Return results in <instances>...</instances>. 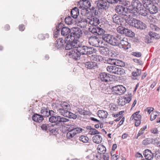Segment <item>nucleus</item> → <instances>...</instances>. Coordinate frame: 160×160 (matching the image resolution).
I'll list each match as a JSON object with an SVG mask.
<instances>
[{
    "instance_id": "obj_1",
    "label": "nucleus",
    "mask_w": 160,
    "mask_h": 160,
    "mask_svg": "<svg viewBox=\"0 0 160 160\" xmlns=\"http://www.w3.org/2000/svg\"><path fill=\"white\" fill-rule=\"evenodd\" d=\"M41 113L45 117H48L52 114L53 116L49 118V121L51 123H54L55 124L53 125L58 127H60L65 122L69 121L68 119L61 117L59 116H53L55 113L53 111H41Z\"/></svg>"
},
{
    "instance_id": "obj_2",
    "label": "nucleus",
    "mask_w": 160,
    "mask_h": 160,
    "mask_svg": "<svg viewBox=\"0 0 160 160\" xmlns=\"http://www.w3.org/2000/svg\"><path fill=\"white\" fill-rule=\"evenodd\" d=\"M87 22L89 26V31L95 35H102L104 32V30L97 26L100 23L99 20L97 18L93 17L88 18Z\"/></svg>"
},
{
    "instance_id": "obj_3",
    "label": "nucleus",
    "mask_w": 160,
    "mask_h": 160,
    "mask_svg": "<svg viewBox=\"0 0 160 160\" xmlns=\"http://www.w3.org/2000/svg\"><path fill=\"white\" fill-rule=\"evenodd\" d=\"M125 20L130 25L137 29L142 30L145 29L147 28V26L144 23L132 17H127L125 18Z\"/></svg>"
},
{
    "instance_id": "obj_4",
    "label": "nucleus",
    "mask_w": 160,
    "mask_h": 160,
    "mask_svg": "<svg viewBox=\"0 0 160 160\" xmlns=\"http://www.w3.org/2000/svg\"><path fill=\"white\" fill-rule=\"evenodd\" d=\"M120 35L116 36L109 34H106L102 36V39L105 41L113 46H117L119 44Z\"/></svg>"
},
{
    "instance_id": "obj_5",
    "label": "nucleus",
    "mask_w": 160,
    "mask_h": 160,
    "mask_svg": "<svg viewBox=\"0 0 160 160\" xmlns=\"http://www.w3.org/2000/svg\"><path fill=\"white\" fill-rule=\"evenodd\" d=\"M142 8V4L138 0H133L132 2V6H129L130 9V15L132 17L138 16V11Z\"/></svg>"
},
{
    "instance_id": "obj_6",
    "label": "nucleus",
    "mask_w": 160,
    "mask_h": 160,
    "mask_svg": "<svg viewBox=\"0 0 160 160\" xmlns=\"http://www.w3.org/2000/svg\"><path fill=\"white\" fill-rule=\"evenodd\" d=\"M67 128L69 132L67 133L66 137L69 139L73 137L76 134L82 132L83 130L82 128L78 127L75 124L68 125Z\"/></svg>"
},
{
    "instance_id": "obj_7",
    "label": "nucleus",
    "mask_w": 160,
    "mask_h": 160,
    "mask_svg": "<svg viewBox=\"0 0 160 160\" xmlns=\"http://www.w3.org/2000/svg\"><path fill=\"white\" fill-rule=\"evenodd\" d=\"M82 34L81 30L79 28L75 27L72 28L71 33L67 37L73 41H75L78 43H79L78 39L80 38Z\"/></svg>"
},
{
    "instance_id": "obj_8",
    "label": "nucleus",
    "mask_w": 160,
    "mask_h": 160,
    "mask_svg": "<svg viewBox=\"0 0 160 160\" xmlns=\"http://www.w3.org/2000/svg\"><path fill=\"white\" fill-rule=\"evenodd\" d=\"M76 48H78V50L81 55L91 54L96 51L94 48L83 45L80 43H78V46Z\"/></svg>"
},
{
    "instance_id": "obj_9",
    "label": "nucleus",
    "mask_w": 160,
    "mask_h": 160,
    "mask_svg": "<svg viewBox=\"0 0 160 160\" xmlns=\"http://www.w3.org/2000/svg\"><path fill=\"white\" fill-rule=\"evenodd\" d=\"M116 12L119 14L132 17L130 15V9L125 8L122 5H118L116 6L115 8Z\"/></svg>"
},
{
    "instance_id": "obj_10",
    "label": "nucleus",
    "mask_w": 160,
    "mask_h": 160,
    "mask_svg": "<svg viewBox=\"0 0 160 160\" xmlns=\"http://www.w3.org/2000/svg\"><path fill=\"white\" fill-rule=\"evenodd\" d=\"M107 71L111 73L119 75H123L125 73V70L122 68L115 66H108L107 68Z\"/></svg>"
},
{
    "instance_id": "obj_11",
    "label": "nucleus",
    "mask_w": 160,
    "mask_h": 160,
    "mask_svg": "<svg viewBox=\"0 0 160 160\" xmlns=\"http://www.w3.org/2000/svg\"><path fill=\"white\" fill-rule=\"evenodd\" d=\"M97 8L99 12L102 10H105L108 9L109 7V3L106 0H98L95 2Z\"/></svg>"
},
{
    "instance_id": "obj_12",
    "label": "nucleus",
    "mask_w": 160,
    "mask_h": 160,
    "mask_svg": "<svg viewBox=\"0 0 160 160\" xmlns=\"http://www.w3.org/2000/svg\"><path fill=\"white\" fill-rule=\"evenodd\" d=\"M65 41L66 44L65 48L67 50L76 48L78 46L77 42L75 41H73L72 39H70L68 37H67L65 38Z\"/></svg>"
},
{
    "instance_id": "obj_13",
    "label": "nucleus",
    "mask_w": 160,
    "mask_h": 160,
    "mask_svg": "<svg viewBox=\"0 0 160 160\" xmlns=\"http://www.w3.org/2000/svg\"><path fill=\"white\" fill-rule=\"evenodd\" d=\"M102 38H98L96 36H92L89 39V43L91 45L98 47L102 45L103 43Z\"/></svg>"
},
{
    "instance_id": "obj_14",
    "label": "nucleus",
    "mask_w": 160,
    "mask_h": 160,
    "mask_svg": "<svg viewBox=\"0 0 160 160\" xmlns=\"http://www.w3.org/2000/svg\"><path fill=\"white\" fill-rule=\"evenodd\" d=\"M119 41V44L118 45L120 48H122L124 49H128L131 47V44L128 41L127 39L121 37L120 35Z\"/></svg>"
},
{
    "instance_id": "obj_15",
    "label": "nucleus",
    "mask_w": 160,
    "mask_h": 160,
    "mask_svg": "<svg viewBox=\"0 0 160 160\" xmlns=\"http://www.w3.org/2000/svg\"><path fill=\"white\" fill-rule=\"evenodd\" d=\"M112 90L114 93L118 95H122L126 91L125 88L122 85H117L113 87Z\"/></svg>"
},
{
    "instance_id": "obj_16",
    "label": "nucleus",
    "mask_w": 160,
    "mask_h": 160,
    "mask_svg": "<svg viewBox=\"0 0 160 160\" xmlns=\"http://www.w3.org/2000/svg\"><path fill=\"white\" fill-rule=\"evenodd\" d=\"M132 95L131 93H128L123 98H120L118 100V102L119 104L123 106L126 103H129L131 100Z\"/></svg>"
},
{
    "instance_id": "obj_17",
    "label": "nucleus",
    "mask_w": 160,
    "mask_h": 160,
    "mask_svg": "<svg viewBox=\"0 0 160 160\" xmlns=\"http://www.w3.org/2000/svg\"><path fill=\"white\" fill-rule=\"evenodd\" d=\"M81 55V54L78 50V48H75L72 49L71 51L69 53V56L70 57L76 60H77L80 59Z\"/></svg>"
},
{
    "instance_id": "obj_18",
    "label": "nucleus",
    "mask_w": 160,
    "mask_h": 160,
    "mask_svg": "<svg viewBox=\"0 0 160 160\" xmlns=\"http://www.w3.org/2000/svg\"><path fill=\"white\" fill-rule=\"evenodd\" d=\"M148 35L150 37H146L145 40V42L146 43H149L152 42V39H158L160 38L159 35L157 33L152 31H150L149 32Z\"/></svg>"
},
{
    "instance_id": "obj_19",
    "label": "nucleus",
    "mask_w": 160,
    "mask_h": 160,
    "mask_svg": "<svg viewBox=\"0 0 160 160\" xmlns=\"http://www.w3.org/2000/svg\"><path fill=\"white\" fill-rule=\"evenodd\" d=\"M111 75L105 72H102L99 75V78L101 81L105 82L111 81Z\"/></svg>"
},
{
    "instance_id": "obj_20",
    "label": "nucleus",
    "mask_w": 160,
    "mask_h": 160,
    "mask_svg": "<svg viewBox=\"0 0 160 160\" xmlns=\"http://www.w3.org/2000/svg\"><path fill=\"white\" fill-rule=\"evenodd\" d=\"M88 18L84 19L83 18L80 17L78 18L77 20V23L78 26L82 28H84L88 24V23L87 22Z\"/></svg>"
},
{
    "instance_id": "obj_21",
    "label": "nucleus",
    "mask_w": 160,
    "mask_h": 160,
    "mask_svg": "<svg viewBox=\"0 0 160 160\" xmlns=\"http://www.w3.org/2000/svg\"><path fill=\"white\" fill-rule=\"evenodd\" d=\"M61 112L63 116L70 118L76 119L77 116L69 111H61Z\"/></svg>"
},
{
    "instance_id": "obj_22",
    "label": "nucleus",
    "mask_w": 160,
    "mask_h": 160,
    "mask_svg": "<svg viewBox=\"0 0 160 160\" xmlns=\"http://www.w3.org/2000/svg\"><path fill=\"white\" fill-rule=\"evenodd\" d=\"M143 154L145 158L147 160H151L153 159V153L149 149H147L143 152Z\"/></svg>"
},
{
    "instance_id": "obj_23",
    "label": "nucleus",
    "mask_w": 160,
    "mask_h": 160,
    "mask_svg": "<svg viewBox=\"0 0 160 160\" xmlns=\"http://www.w3.org/2000/svg\"><path fill=\"white\" fill-rule=\"evenodd\" d=\"M85 67L88 69H94L97 67V63L93 62H88L85 63Z\"/></svg>"
},
{
    "instance_id": "obj_24",
    "label": "nucleus",
    "mask_w": 160,
    "mask_h": 160,
    "mask_svg": "<svg viewBox=\"0 0 160 160\" xmlns=\"http://www.w3.org/2000/svg\"><path fill=\"white\" fill-rule=\"evenodd\" d=\"M91 59L93 61L97 62H101L103 60V58L100 55L94 54L90 56Z\"/></svg>"
},
{
    "instance_id": "obj_25",
    "label": "nucleus",
    "mask_w": 160,
    "mask_h": 160,
    "mask_svg": "<svg viewBox=\"0 0 160 160\" xmlns=\"http://www.w3.org/2000/svg\"><path fill=\"white\" fill-rule=\"evenodd\" d=\"M61 33L62 36H66V37L70 35V33H71V30L69 28L66 27H64L62 28L61 30Z\"/></svg>"
},
{
    "instance_id": "obj_26",
    "label": "nucleus",
    "mask_w": 160,
    "mask_h": 160,
    "mask_svg": "<svg viewBox=\"0 0 160 160\" xmlns=\"http://www.w3.org/2000/svg\"><path fill=\"white\" fill-rule=\"evenodd\" d=\"M79 13V9L78 8L76 7L73 8L71 12V15L74 19H76L77 18Z\"/></svg>"
},
{
    "instance_id": "obj_27",
    "label": "nucleus",
    "mask_w": 160,
    "mask_h": 160,
    "mask_svg": "<svg viewBox=\"0 0 160 160\" xmlns=\"http://www.w3.org/2000/svg\"><path fill=\"white\" fill-rule=\"evenodd\" d=\"M32 119L34 121L40 122L43 119V116L42 115H40L37 114H35L33 115Z\"/></svg>"
},
{
    "instance_id": "obj_28",
    "label": "nucleus",
    "mask_w": 160,
    "mask_h": 160,
    "mask_svg": "<svg viewBox=\"0 0 160 160\" xmlns=\"http://www.w3.org/2000/svg\"><path fill=\"white\" fill-rule=\"evenodd\" d=\"M147 10H148L150 13L152 14H156L158 12L157 7L154 5L153 3Z\"/></svg>"
},
{
    "instance_id": "obj_29",
    "label": "nucleus",
    "mask_w": 160,
    "mask_h": 160,
    "mask_svg": "<svg viewBox=\"0 0 160 160\" xmlns=\"http://www.w3.org/2000/svg\"><path fill=\"white\" fill-rule=\"evenodd\" d=\"M62 108H59V110H71V106L68 103L64 102H62L60 104Z\"/></svg>"
},
{
    "instance_id": "obj_30",
    "label": "nucleus",
    "mask_w": 160,
    "mask_h": 160,
    "mask_svg": "<svg viewBox=\"0 0 160 160\" xmlns=\"http://www.w3.org/2000/svg\"><path fill=\"white\" fill-rule=\"evenodd\" d=\"M142 2V6L146 9H147L153 3L152 2V0H143Z\"/></svg>"
},
{
    "instance_id": "obj_31",
    "label": "nucleus",
    "mask_w": 160,
    "mask_h": 160,
    "mask_svg": "<svg viewBox=\"0 0 160 160\" xmlns=\"http://www.w3.org/2000/svg\"><path fill=\"white\" fill-rule=\"evenodd\" d=\"M139 112L140 111H138L133 113L131 117L130 120H133L134 119L135 120H141V116L139 114Z\"/></svg>"
},
{
    "instance_id": "obj_32",
    "label": "nucleus",
    "mask_w": 160,
    "mask_h": 160,
    "mask_svg": "<svg viewBox=\"0 0 160 160\" xmlns=\"http://www.w3.org/2000/svg\"><path fill=\"white\" fill-rule=\"evenodd\" d=\"M97 113L98 117L102 118H106L108 114L106 111H98Z\"/></svg>"
},
{
    "instance_id": "obj_33",
    "label": "nucleus",
    "mask_w": 160,
    "mask_h": 160,
    "mask_svg": "<svg viewBox=\"0 0 160 160\" xmlns=\"http://www.w3.org/2000/svg\"><path fill=\"white\" fill-rule=\"evenodd\" d=\"M155 141L154 139L151 138H146L142 142V144L146 146L152 143Z\"/></svg>"
},
{
    "instance_id": "obj_34",
    "label": "nucleus",
    "mask_w": 160,
    "mask_h": 160,
    "mask_svg": "<svg viewBox=\"0 0 160 160\" xmlns=\"http://www.w3.org/2000/svg\"><path fill=\"white\" fill-rule=\"evenodd\" d=\"M59 128L51 124V126L50 127L49 131L52 134L55 135L58 131V128Z\"/></svg>"
},
{
    "instance_id": "obj_35",
    "label": "nucleus",
    "mask_w": 160,
    "mask_h": 160,
    "mask_svg": "<svg viewBox=\"0 0 160 160\" xmlns=\"http://www.w3.org/2000/svg\"><path fill=\"white\" fill-rule=\"evenodd\" d=\"M100 53L105 56L107 55L109 52V49L108 48L104 47H101L99 49Z\"/></svg>"
},
{
    "instance_id": "obj_36",
    "label": "nucleus",
    "mask_w": 160,
    "mask_h": 160,
    "mask_svg": "<svg viewBox=\"0 0 160 160\" xmlns=\"http://www.w3.org/2000/svg\"><path fill=\"white\" fill-rule=\"evenodd\" d=\"M92 140L94 142L99 144L102 141V138L101 136L96 135L93 137Z\"/></svg>"
},
{
    "instance_id": "obj_37",
    "label": "nucleus",
    "mask_w": 160,
    "mask_h": 160,
    "mask_svg": "<svg viewBox=\"0 0 160 160\" xmlns=\"http://www.w3.org/2000/svg\"><path fill=\"white\" fill-rule=\"evenodd\" d=\"M97 149L98 150V152L100 154H102L104 153L106 150V149L105 146L103 145H98Z\"/></svg>"
},
{
    "instance_id": "obj_38",
    "label": "nucleus",
    "mask_w": 160,
    "mask_h": 160,
    "mask_svg": "<svg viewBox=\"0 0 160 160\" xmlns=\"http://www.w3.org/2000/svg\"><path fill=\"white\" fill-rule=\"evenodd\" d=\"M113 22L117 24H121V18L117 14L113 15L112 17Z\"/></svg>"
},
{
    "instance_id": "obj_39",
    "label": "nucleus",
    "mask_w": 160,
    "mask_h": 160,
    "mask_svg": "<svg viewBox=\"0 0 160 160\" xmlns=\"http://www.w3.org/2000/svg\"><path fill=\"white\" fill-rule=\"evenodd\" d=\"M75 22L74 20L70 16L66 17L65 19V22L68 25H70L74 24Z\"/></svg>"
},
{
    "instance_id": "obj_40",
    "label": "nucleus",
    "mask_w": 160,
    "mask_h": 160,
    "mask_svg": "<svg viewBox=\"0 0 160 160\" xmlns=\"http://www.w3.org/2000/svg\"><path fill=\"white\" fill-rule=\"evenodd\" d=\"M62 23H60L58 24V26H57L56 30L54 31V35L55 37H57L58 36L60 32V29L62 27Z\"/></svg>"
},
{
    "instance_id": "obj_41",
    "label": "nucleus",
    "mask_w": 160,
    "mask_h": 160,
    "mask_svg": "<svg viewBox=\"0 0 160 160\" xmlns=\"http://www.w3.org/2000/svg\"><path fill=\"white\" fill-rule=\"evenodd\" d=\"M125 30L124 34L126 36L130 37H133L134 36V33L131 30L126 28Z\"/></svg>"
},
{
    "instance_id": "obj_42",
    "label": "nucleus",
    "mask_w": 160,
    "mask_h": 160,
    "mask_svg": "<svg viewBox=\"0 0 160 160\" xmlns=\"http://www.w3.org/2000/svg\"><path fill=\"white\" fill-rule=\"evenodd\" d=\"M51 126V124L45 123L42 124L40 126L42 130L44 131L49 130L50 127Z\"/></svg>"
},
{
    "instance_id": "obj_43",
    "label": "nucleus",
    "mask_w": 160,
    "mask_h": 160,
    "mask_svg": "<svg viewBox=\"0 0 160 160\" xmlns=\"http://www.w3.org/2000/svg\"><path fill=\"white\" fill-rule=\"evenodd\" d=\"M148 11L143 8H141L138 11V13L143 16H146L148 15Z\"/></svg>"
},
{
    "instance_id": "obj_44",
    "label": "nucleus",
    "mask_w": 160,
    "mask_h": 160,
    "mask_svg": "<svg viewBox=\"0 0 160 160\" xmlns=\"http://www.w3.org/2000/svg\"><path fill=\"white\" fill-rule=\"evenodd\" d=\"M141 73V70L139 69H136L135 70L133 71L132 73V75L134 77H136L140 76Z\"/></svg>"
},
{
    "instance_id": "obj_45",
    "label": "nucleus",
    "mask_w": 160,
    "mask_h": 160,
    "mask_svg": "<svg viewBox=\"0 0 160 160\" xmlns=\"http://www.w3.org/2000/svg\"><path fill=\"white\" fill-rule=\"evenodd\" d=\"M77 6L78 8L80 9H81L82 10L86 9L85 8V5L84 4V1L83 0L80 1L78 2V3L77 5Z\"/></svg>"
},
{
    "instance_id": "obj_46",
    "label": "nucleus",
    "mask_w": 160,
    "mask_h": 160,
    "mask_svg": "<svg viewBox=\"0 0 160 160\" xmlns=\"http://www.w3.org/2000/svg\"><path fill=\"white\" fill-rule=\"evenodd\" d=\"M115 65L121 67H124L125 66V63L122 61L115 59Z\"/></svg>"
},
{
    "instance_id": "obj_47",
    "label": "nucleus",
    "mask_w": 160,
    "mask_h": 160,
    "mask_svg": "<svg viewBox=\"0 0 160 160\" xmlns=\"http://www.w3.org/2000/svg\"><path fill=\"white\" fill-rule=\"evenodd\" d=\"M79 140L84 143H87L88 142L89 138L88 137L84 135H82L79 138Z\"/></svg>"
},
{
    "instance_id": "obj_48",
    "label": "nucleus",
    "mask_w": 160,
    "mask_h": 160,
    "mask_svg": "<svg viewBox=\"0 0 160 160\" xmlns=\"http://www.w3.org/2000/svg\"><path fill=\"white\" fill-rule=\"evenodd\" d=\"M160 113L158 111H156L155 112H152L150 116V120L152 121L154 120L156 118L157 116V114Z\"/></svg>"
},
{
    "instance_id": "obj_49",
    "label": "nucleus",
    "mask_w": 160,
    "mask_h": 160,
    "mask_svg": "<svg viewBox=\"0 0 160 160\" xmlns=\"http://www.w3.org/2000/svg\"><path fill=\"white\" fill-rule=\"evenodd\" d=\"M150 28L152 30L155 31H158L160 30V28L156 25L153 24H150L149 25Z\"/></svg>"
},
{
    "instance_id": "obj_50",
    "label": "nucleus",
    "mask_w": 160,
    "mask_h": 160,
    "mask_svg": "<svg viewBox=\"0 0 160 160\" xmlns=\"http://www.w3.org/2000/svg\"><path fill=\"white\" fill-rule=\"evenodd\" d=\"M55 47L57 49H62L63 48V45L59 42L57 40L55 44Z\"/></svg>"
},
{
    "instance_id": "obj_51",
    "label": "nucleus",
    "mask_w": 160,
    "mask_h": 160,
    "mask_svg": "<svg viewBox=\"0 0 160 160\" xmlns=\"http://www.w3.org/2000/svg\"><path fill=\"white\" fill-rule=\"evenodd\" d=\"M147 127L146 126H144L141 128L140 129V130L138 132V134H137V136L136 138L137 139H138V137L141 135L142 134L144 133V131L147 128Z\"/></svg>"
},
{
    "instance_id": "obj_52",
    "label": "nucleus",
    "mask_w": 160,
    "mask_h": 160,
    "mask_svg": "<svg viewBox=\"0 0 160 160\" xmlns=\"http://www.w3.org/2000/svg\"><path fill=\"white\" fill-rule=\"evenodd\" d=\"M126 28H125L122 27V26H119L117 28V31L118 32L121 34H124L125 30L126 29Z\"/></svg>"
},
{
    "instance_id": "obj_53",
    "label": "nucleus",
    "mask_w": 160,
    "mask_h": 160,
    "mask_svg": "<svg viewBox=\"0 0 160 160\" xmlns=\"http://www.w3.org/2000/svg\"><path fill=\"white\" fill-rule=\"evenodd\" d=\"M96 81L95 80H92L90 81V85L91 88L93 90L96 89Z\"/></svg>"
},
{
    "instance_id": "obj_54",
    "label": "nucleus",
    "mask_w": 160,
    "mask_h": 160,
    "mask_svg": "<svg viewBox=\"0 0 160 160\" xmlns=\"http://www.w3.org/2000/svg\"><path fill=\"white\" fill-rule=\"evenodd\" d=\"M100 133L98 132V131L95 128H92L91 131H89V134L91 135H93L98 134H99Z\"/></svg>"
},
{
    "instance_id": "obj_55",
    "label": "nucleus",
    "mask_w": 160,
    "mask_h": 160,
    "mask_svg": "<svg viewBox=\"0 0 160 160\" xmlns=\"http://www.w3.org/2000/svg\"><path fill=\"white\" fill-rule=\"evenodd\" d=\"M109 3H113L119 2L120 3H122L123 0H106Z\"/></svg>"
},
{
    "instance_id": "obj_56",
    "label": "nucleus",
    "mask_w": 160,
    "mask_h": 160,
    "mask_svg": "<svg viewBox=\"0 0 160 160\" xmlns=\"http://www.w3.org/2000/svg\"><path fill=\"white\" fill-rule=\"evenodd\" d=\"M84 4L85 5V7L86 9H87L90 7L91 6V3L90 1L87 0H84Z\"/></svg>"
},
{
    "instance_id": "obj_57",
    "label": "nucleus",
    "mask_w": 160,
    "mask_h": 160,
    "mask_svg": "<svg viewBox=\"0 0 160 160\" xmlns=\"http://www.w3.org/2000/svg\"><path fill=\"white\" fill-rule=\"evenodd\" d=\"M115 59L109 58L107 60V62L110 64L115 65Z\"/></svg>"
},
{
    "instance_id": "obj_58",
    "label": "nucleus",
    "mask_w": 160,
    "mask_h": 160,
    "mask_svg": "<svg viewBox=\"0 0 160 160\" xmlns=\"http://www.w3.org/2000/svg\"><path fill=\"white\" fill-rule=\"evenodd\" d=\"M60 105L58 104L53 103L52 104L51 107H52V109H53L54 110L55 109H57L58 110H59L58 108Z\"/></svg>"
},
{
    "instance_id": "obj_59",
    "label": "nucleus",
    "mask_w": 160,
    "mask_h": 160,
    "mask_svg": "<svg viewBox=\"0 0 160 160\" xmlns=\"http://www.w3.org/2000/svg\"><path fill=\"white\" fill-rule=\"evenodd\" d=\"M97 8H96L92 7L91 9L92 13H94L95 15H98V11H97Z\"/></svg>"
},
{
    "instance_id": "obj_60",
    "label": "nucleus",
    "mask_w": 160,
    "mask_h": 160,
    "mask_svg": "<svg viewBox=\"0 0 160 160\" xmlns=\"http://www.w3.org/2000/svg\"><path fill=\"white\" fill-rule=\"evenodd\" d=\"M153 156H155V157L158 158V156H160V152L159 150H156L154 151L153 152H152Z\"/></svg>"
},
{
    "instance_id": "obj_61",
    "label": "nucleus",
    "mask_w": 160,
    "mask_h": 160,
    "mask_svg": "<svg viewBox=\"0 0 160 160\" xmlns=\"http://www.w3.org/2000/svg\"><path fill=\"white\" fill-rule=\"evenodd\" d=\"M103 158L104 160H109V156L108 153H105L102 154Z\"/></svg>"
},
{
    "instance_id": "obj_62",
    "label": "nucleus",
    "mask_w": 160,
    "mask_h": 160,
    "mask_svg": "<svg viewBox=\"0 0 160 160\" xmlns=\"http://www.w3.org/2000/svg\"><path fill=\"white\" fill-rule=\"evenodd\" d=\"M132 55L136 57H140L142 55V54L141 52H132Z\"/></svg>"
},
{
    "instance_id": "obj_63",
    "label": "nucleus",
    "mask_w": 160,
    "mask_h": 160,
    "mask_svg": "<svg viewBox=\"0 0 160 160\" xmlns=\"http://www.w3.org/2000/svg\"><path fill=\"white\" fill-rule=\"evenodd\" d=\"M133 61L134 62L140 65H142L143 63L141 60L137 59H134Z\"/></svg>"
},
{
    "instance_id": "obj_64",
    "label": "nucleus",
    "mask_w": 160,
    "mask_h": 160,
    "mask_svg": "<svg viewBox=\"0 0 160 160\" xmlns=\"http://www.w3.org/2000/svg\"><path fill=\"white\" fill-rule=\"evenodd\" d=\"M152 133L153 134H157L158 133L159 131L156 128H154L152 129L151 130Z\"/></svg>"
}]
</instances>
